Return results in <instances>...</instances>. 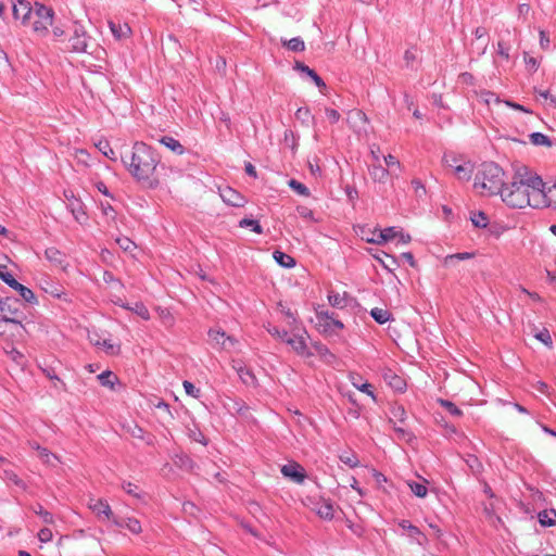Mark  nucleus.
<instances>
[{
  "mask_svg": "<svg viewBox=\"0 0 556 556\" xmlns=\"http://www.w3.org/2000/svg\"><path fill=\"white\" fill-rule=\"evenodd\" d=\"M542 178L528 168H519L511 181L503 189L502 200L511 207L523 208L531 206L543 208L544 198Z\"/></svg>",
  "mask_w": 556,
  "mask_h": 556,
  "instance_id": "nucleus-1",
  "label": "nucleus"
},
{
  "mask_svg": "<svg viewBox=\"0 0 556 556\" xmlns=\"http://www.w3.org/2000/svg\"><path fill=\"white\" fill-rule=\"evenodd\" d=\"M128 173L144 188L154 189L160 185V159L146 143L136 141L129 151L121 155Z\"/></svg>",
  "mask_w": 556,
  "mask_h": 556,
  "instance_id": "nucleus-2",
  "label": "nucleus"
},
{
  "mask_svg": "<svg viewBox=\"0 0 556 556\" xmlns=\"http://www.w3.org/2000/svg\"><path fill=\"white\" fill-rule=\"evenodd\" d=\"M504 185V172L494 163H485L476 174L473 188L482 195L501 194Z\"/></svg>",
  "mask_w": 556,
  "mask_h": 556,
  "instance_id": "nucleus-3",
  "label": "nucleus"
},
{
  "mask_svg": "<svg viewBox=\"0 0 556 556\" xmlns=\"http://www.w3.org/2000/svg\"><path fill=\"white\" fill-rule=\"evenodd\" d=\"M33 30L39 36H47L49 27L53 24L54 12L51 8L36 3L34 8Z\"/></svg>",
  "mask_w": 556,
  "mask_h": 556,
  "instance_id": "nucleus-4",
  "label": "nucleus"
},
{
  "mask_svg": "<svg viewBox=\"0 0 556 556\" xmlns=\"http://www.w3.org/2000/svg\"><path fill=\"white\" fill-rule=\"evenodd\" d=\"M442 161L445 167L453 169L457 179L464 181H468L470 179L473 173V165L470 162L458 164L457 156L452 153H445Z\"/></svg>",
  "mask_w": 556,
  "mask_h": 556,
  "instance_id": "nucleus-5",
  "label": "nucleus"
},
{
  "mask_svg": "<svg viewBox=\"0 0 556 556\" xmlns=\"http://www.w3.org/2000/svg\"><path fill=\"white\" fill-rule=\"evenodd\" d=\"M316 319L318 330L325 334H332L337 332V330H342L344 327L342 321L336 319L333 315L329 314L327 311H317Z\"/></svg>",
  "mask_w": 556,
  "mask_h": 556,
  "instance_id": "nucleus-6",
  "label": "nucleus"
},
{
  "mask_svg": "<svg viewBox=\"0 0 556 556\" xmlns=\"http://www.w3.org/2000/svg\"><path fill=\"white\" fill-rule=\"evenodd\" d=\"M64 197L67 200V207L73 214L76 222H78L80 225H86L88 223V215L86 212L85 204L75 197L73 191H64Z\"/></svg>",
  "mask_w": 556,
  "mask_h": 556,
  "instance_id": "nucleus-7",
  "label": "nucleus"
},
{
  "mask_svg": "<svg viewBox=\"0 0 556 556\" xmlns=\"http://www.w3.org/2000/svg\"><path fill=\"white\" fill-rule=\"evenodd\" d=\"M25 331V327L16 318L9 317L7 315H3V317L0 318V337L10 334L12 337L22 338Z\"/></svg>",
  "mask_w": 556,
  "mask_h": 556,
  "instance_id": "nucleus-8",
  "label": "nucleus"
},
{
  "mask_svg": "<svg viewBox=\"0 0 556 556\" xmlns=\"http://www.w3.org/2000/svg\"><path fill=\"white\" fill-rule=\"evenodd\" d=\"M346 123L357 134H367L368 117L367 115L357 109L348 112Z\"/></svg>",
  "mask_w": 556,
  "mask_h": 556,
  "instance_id": "nucleus-9",
  "label": "nucleus"
},
{
  "mask_svg": "<svg viewBox=\"0 0 556 556\" xmlns=\"http://www.w3.org/2000/svg\"><path fill=\"white\" fill-rule=\"evenodd\" d=\"M280 471L285 478L296 484H302L306 479L304 467L296 462H289L281 467Z\"/></svg>",
  "mask_w": 556,
  "mask_h": 556,
  "instance_id": "nucleus-10",
  "label": "nucleus"
},
{
  "mask_svg": "<svg viewBox=\"0 0 556 556\" xmlns=\"http://www.w3.org/2000/svg\"><path fill=\"white\" fill-rule=\"evenodd\" d=\"M88 508L100 520L113 519V511L109 503L103 498L90 497L88 501Z\"/></svg>",
  "mask_w": 556,
  "mask_h": 556,
  "instance_id": "nucleus-11",
  "label": "nucleus"
},
{
  "mask_svg": "<svg viewBox=\"0 0 556 556\" xmlns=\"http://www.w3.org/2000/svg\"><path fill=\"white\" fill-rule=\"evenodd\" d=\"M71 50L74 52H85L87 49V33L83 25L75 24L73 36L70 39Z\"/></svg>",
  "mask_w": 556,
  "mask_h": 556,
  "instance_id": "nucleus-12",
  "label": "nucleus"
},
{
  "mask_svg": "<svg viewBox=\"0 0 556 556\" xmlns=\"http://www.w3.org/2000/svg\"><path fill=\"white\" fill-rule=\"evenodd\" d=\"M306 334L307 333L304 331L302 334H294L286 339V343L289 344L291 349L302 357H309L313 355L306 343Z\"/></svg>",
  "mask_w": 556,
  "mask_h": 556,
  "instance_id": "nucleus-13",
  "label": "nucleus"
},
{
  "mask_svg": "<svg viewBox=\"0 0 556 556\" xmlns=\"http://www.w3.org/2000/svg\"><path fill=\"white\" fill-rule=\"evenodd\" d=\"M90 342L98 349L103 350L109 355H118L121 345L113 342L111 339H103L98 333L89 334Z\"/></svg>",
  "mask_w": 556,
  "mask_h": 556,
  "instance_id": "nucleus-14",
  "label": "nucleus"
},
{
  "mask_svg": "<svg viewBox=\"0 0 556 556\" xmlns=\"http://www.w3.org/2000/svg\"><path fill=\"white\" fill-rule=\"evenodd\" d=\"M12 10L13 16L16 20H20L23 24H27L34 14V8H31L30 3L25 0H16L13 2Z\"/></svg>",
  "mask_w": 556,
  "mask_h": 556,
  "instance_id": "nucleus-15",
  "label": "nucleus"
},
{
  "mask_svg": "<svg viewBox=\"0 0 556 556\" xmlns=\"http://www.w3.org/2000/svg\"><path fill=\"white\" fill-rule=\"evenodd\" d=\"M219 195L225 203L236 207H242L247 203L245 198L230 187L219 189Z\"/></svg>",
  "mask_w": 556,
  "mask_h": 556,
  "instance_id": "nucleus-16",
  "label": "nucleus"
},
{
  "mask_svg": "<svg viewBox=\"0 0 556 556\" xmlns=\"http://www.w3.org/2000/svg\"><path fill=\"white\" fill-rule=\"evenodd\" d=\"M312 510L321 519L331 520L334 517V506L330 500L320 497L313 504Z\"/></svg>",
  "mask_w": 556,
  "mask_h": 556,
  "instance_id": "nucleus-17",
  "label": "nucleus"
},
{
  "mask_svg": "<svg viewBox=\"0 0 556 556\" xmlns=\"http://www.w3.org/2000/svg\"><path fill=\"white\" fill-rule=\"evenodd\" d=\"M208 337L212 342L226 350L232 348L236 344V340L227 336L226 332L220 329L210 330Z\"/></svg>",
  "mask_w": 556,
  "mask_h": 556,
  "instance_id": "nucleus-18",
  "label": "nucleus"
},
{
  "mask_svg": "<svg viewBox=\"0 0 556 556\" xmlns=\"http://www.w3.org/2000/svg\"><path fill=\"white\" fill-rule=\"evenodd\" d=\"M46 258L54 266L61 267L63 270L66 269L67 263L65 254L59 251L56 248H48L45 251Z\"/></svg>",
  "mask_w": 556,
  "mask_h": 556,
  "instance_id": "nucleus-19",
  "label": "nucleus"
},
{
  "mask_svg": "<svg viewBox=\"0 0 556 556\" xmlns=\"http://www.w3.org/2000/svg\"><path fill=\"white\" fill-rule=\"evenodd\" d=\"M400 527L407 532V535L415 540L419 545H422L426 541V536L421 533V531L413 526L407 520H402L400 523Z\"/></svg>",
  "mask_w": 556,
  "mask_h": 556,
  "instance_id": "nucleus-20",
  "label": "nucleus"
},
{
  "mask_svg": "<svg viewBox=\"0 0 556 556\" xmlns=\"http://www.w3.org/2000/svg\"><path fill=\"white\" fill-rule=\"evenodd\" d=\"M109 27H110L113 36L117 40L128 38L131 34V28L127 24H121V23H115L113 21H110Z\"/></svg>",
  "mask_w": 556,
  "mask_h": 556,
  "instance_id": "nucleus-21",
  "label": "nucleus"
},
{
  "mask_svg": "<svg viewBox=\"0 0 556 556\" xmlns=\"http://www.w3.org/2000/svg\"><path fill=\"white\" fill-rule=\"evenodd\" d=\"M397 237V231L394 227H389L383 230H379L377 233V239H366L369 243L375 244H382L391 239H394Z\"/></svg>",
  "mask_w": 556,
  "mask_h": 556,
  "instance_id": "nucleus-22",
  "label": "nucleus"
},
{
  "mask_svg": "<svg viewBox=\"0 0 556 556\" xmlns=\"http://www.w3.org/2000/svg\"><path fill=\"white\" fill-rule=\"evenodd\" d=\"M368 170L371 179L377 182H384L389 176L388 169L381 166L379 163H374L370 165Z\"/></svg>",
  "mask_w": 556,
  "mask_h": 556,
  "instance_id": "nucleus-23",
  "label": "nucleus"
},
{
  "mask_svg": "<svg viewBox=\"0 0 556 556\" xmlns=\"http://www.w3.org/2000/svg\"><path fill=\"white\" fill-rule=\"evenodd\" d=\"M37 456L42 462V464L46 465L47 467L53 468V467L58 466V464L61 463V458L56 454H54L50 450H48L47 447L41 450Z\"/></svg>",
  "mask_w": 556,
  "mask_h": 556,
  "instance_id": "nucleus-24",
  "label": "nucleus"
},
{
  "mask_svg": "<svg viewBox=\"0 0 556 556\" xmlns=\"http://www.w3.org/2000/svg\"><path fill=\"white\" fill-rule=\"evenodd\" d=\"M384 380L395 391L403 392L406 388L405 380L392 371L384 374Z\"/></svg>",
  "mask_w": 556,
  "mask_h": 556,
  "instance_id": "nucleus-25",
  "label": "nucleus"
},
{
  "mask_svg": "<svg viewBox=\"0 0 556 556\" xmlns=\"http://www.w3.org/2000/svg\"><path fill=\"white\" fill-rule=\"evenodd\" d=\"M406 421V412L402 405L393 404L390 407V417L389 424L400 422L405 424Z\"/></svg>",
  "mask_w": 556,
  "mask_h": 556,
  "instance_id": "nucleus-26",
  "label": "nucleus"
},
{
  "mask_svg": "<svg viewBox=\"0 0 556 556\" xmlns=\"http://www.w3.org/2000/svg\"><path fill=\"white\" fill-rule=\"evenodd\" d=\"M542 197L544 198L543 207H552L556 211V182L545 189V186L542 188Z\"/></svg>",
  "mask_w": 556,
  "mask_h": 556,
  "instance_id": "nucleus-27",
  "label": "nucleus"
},
{
  "mask_svg": "<svg viewBox=\"0 0 556 556\" xmlns=\"http://www.w3.org/2000/svg\"><path fill=\"white\" fill-rule=\"evenodd\" d=\"M160 143H162L168 150H170L172 152H174L178 155H181L185 152V148L182 147V144L173 137L164 136L160 139Z\"/></svg>",
  "mask_w": 556,
  "mask_h": 556,
  "instance_id": "nucleus-28",
  "label": "nucleus"
},
{
  "mask_svg": "<svg viewBox=\"0 0 556 556\" xmlns=\"http://www.w3.org/2000/svg\"><path fill=\"white\" fill-rule=\"evenodd\" d=\"M13 289L18 292V294L23 298V300L25 302L30 303V304L38 303V300H37V296L35 295V293L29 288L25 287L24 285L20 283L18 281H17V285H15L13 287Z\"/></svg>",
  "mask_w": 556,
  "mask_h": 556,
  "instance_id": "nucleus-29",
  "label": "nucleus"
},
{
  "mask_svg": "<svg viewBox=\"0 0 556 556\" xmlns=\"http://www.w3.org/2000/svg\"><path fill=\"white\" fill-rule=\"evenodd\" d=\"M406 483H407V486L410 489V491L417 497L424 498L427 496V494H428V489H427L428 481L427 480L424 479L422 482L409 480Z\"/></svg>",
  "mask_w": 556,
  "mask_h": 556,
  "instance_id": "nucleus-30",
  "label": "nucleus"
},
{
  "mask_svg": "<svg viewBox=\"0 0 556 556\" xmlns=\"http://www.w3.org/2000/svg\"><path fill=\"white\" fill-rule=\"evenodd\" d=\"M113 522L117 527H125V528H127L134 534H139L142 531L141 523L136 518H127L124 522H121L117 519H113Z\"/></svg>",
  "mask_w": 556,
  "mask_h": 556,
  "instance_id": "nucleus-31",
  "label": "nucleus"
},
{
  "mask_svg": "<svg viewBox=\"0 0 556 556\" xmlns=\"http://www.w3.org/2000/svg\"><path fill=\"white\" fill-rule=\"evenodd\" d=\"M390 425L392 426L393 430L395 431L399 440H402V441H405V442L413 441L414 435L405 427V424L394 422V424H390Z\"/></svg>",
  "mask_w": 556,
  "mask_h": 556,
  "instance_id": "nucleus-32",
  "label": "nucleus"
},
{
  "mask_svg": "<svg viewBox=\"0 0 556 556\" xmlns=\"http://www.w3.org/2000/svg\"><path fill=\"white\" fill-rule=\"evenodd\" d=\"M237 372L244 384L250 387L256 386V377L249 368L240 366L237 368Z\"/></svg>",
  "mask_w": 556,
  "mask_h": 556,
  "instance_id": "nucleus-33",
  "label": "nucleus"
},
{
  "mask_svg": "<svg viewBox=\"0 0 556 556\" xmlns=\"http://www.w3.org/2000/svg\"><path fill=\"white\" fill-rule=\"evenodd\" d=\"M328 301L331 306L337 308H343L346 306L348 303L346 293L340 294L338 292L330 291L328 294Z\"/></svg>",
  "mask_w": 556,
  "mask_h": 556,
  "instance_id": "nucleus-34",
  "label": "nucleus"
},
{
  "mask_svg": "<svg viewBox=\"0 0 556 556\" xmlns=\"http://www.w3.org/2000/svg\"><path fill=\"white\" fill-rule=\"evenodd\" d=\"M534 92L538 94V99L543 100V104L546 109H556V97L553 96L548 90H536Z\"/></svg>",
  "mask_w": 556,
  "mask_h": 556,
  "instance_id": "nucleus-35",
  "label": "nucleus"
},
{
  "mask_svg": "<svg viewBox=\"0 0 556 556\" xmlns=\"http://www.w3.org/2000/svg\"><path fill=\"white\" fill-rule=\"evenodd\" d=\"M98 380L103 387L114 389L115 383L118 381L117 376L111 370H105L98 376Z\"/></svg>",
  "mask_w": 556,
  "mask_h": 556,
  "instance_id": "nucleus-36",
  "label": "nucleus"
},
{
  "mask_svg": "<svg viewBox=\"0 0 556 556\" xmlns=\"http://www.w3.org/2000/svg\"><path fill=\"white\" fill-rule=\"evenodd\" d=\"M273 256L274 260L282 267L291 268L295 265L294 258L281 251H275Z\"/></svg>",
  "mask_w": 556,
  "mask_h": 556,
  "instance_id": "nucleus-37",
  "label": "nucleus"
},
{
  "mask_svg": "<svg viewBox=\"0 0 556 556\" xmlns=\"http://www.w3.org/2000/svg\"><path fill=\"white\" fill-rule=\"evenodd\" d=\"M539 521L542 526L552 527L556 525V510L548 509L539 514Z\"/></svg>",
  "mask_w": 556,
  "mask_h": 556,
  "instance_id": "nucleus-38",
  "label": "nucleus"
},
{
  "mask_svg": "<svg viewBox=\"0 0 556 556\" xmlns=\"http://www.w3.org/2000/svg\"><path fill=\"white\" fill-rule=\"evenodd\" d=\"M96 147L99 149V151L105 155L108 159L112 160V161H116L117 160V156H116V153L115 151L111 148L110 143L108 140H99L97 143H96Z\"/></svg>",
  "mask_w": 556,
  "mask_h": 556,
  "instance_id": "nucleus-39",
  "label": "nucleus"
},
{
  "mask_svg": "<svg viewBox=\"0 0 556 556\" xmlns=\"http://www.w3.org/2000/svg\"><path fill=\"white\" fill-rule=\"evenodd\" d=\"M33 511L38 515L42 521L46 523V525H53L54 523V517L53 515L46 510L42 505L40 504H37L35 506L31 507Z\"/></svg>",
  "mask_w": 556,
  "mask_h": 556,
  "instance_id": "nucleus-40",
  "label": "nucleus"
},
{
  "mask_svg": "<svg viewBox=\"0 0 556 556\" xmlns=\"http://www.w3.org/2000/svg\"><path fill=\"white\" fill-rule=\"evenodd\" d=\"M370 315L378 324H384L391 318V313L380 307L372 308Z\"/></svg>",
  "mask_w": 556,
  "mask_h": 556,
  "instance_id": "nucleus-41",
  "label": "nucleus"
},
{
  "mask_svg": "<svg viewBox=\"0 0 556 556\" xmlns=\"http://www.w3.org/2000/svg\"><path fill=\"white\" fill-rule=\"evenodd\" d=\"M339 458L342 463L348 465L350 468H355L359 465L357 455L352 451L343 452L342 454L339 455Z\"/></svg>",
  "mask_w": 556,
  "mask_h": 556,
  "instance_id": "nucleus-42",
  "label": "nucleus"
},
{
  "mask_svg": "<svg viewBox=\"0 0 556 556\" xmlns=\"http://www.w3.org/2000/svg\"><path fill=\"white\" fill-rule=\"evenodd\" d=\"M470 220L477 228H485L489 224V218L483 212H472Z\"/></svg>",
  "mask_w": 556,
  "mask_h": 556,
  "instance_id": "nucleus-43",
  "label": "nucleus"
},
{
  "mask_svg": "<svg viewBox=\"0 0 556 556\" xmlns=\"http://www.w3.org/2000/svg\"><path fill=\"white\" fill-rule=\"evenodd\" d=\"M101 211L110 225L116 224V212L109 202H101Z\"/></svg>",
  "mask_w": 556,
  "mask_h": 556,
  "instance_id": "nucleus-44",
  "label": "nucleus"
},
{
  "mask_svg": "<svg viewBox=\"0 0 556 556\" xmlns=\"http://www.w3.org/2000/svg\"><path fill=\"white\" fill-rule=\"evenodd\" d=\"M530 141L534 146L551 147L552 142L547 136L541 132H533L530 135Z\"/></svg>",
  "mask_w": 556,
  "mask_h": 556,
  "instance_id": "nucleus-45",
  "label": "nucleus"
},
{
  "mask_svg": "<svg viewBox=\"0 0 556 556\" xmlns=\"http://www.w3.org/2000/svg\"><path fill=\"white\" fill-rule=\"evenodd\" d=\"M239 226L241 228H251V230L256 233L263 232V228L256 219L243 218L239 222Z\"/></svg>",
  "mask_w": 556,
  "mask_h": 556,
  "instance_id": "nucleus-46",
  "label": "nucleus"
},
{
  "mask_svg": "<svg viewBox=\"0 0 556 556\" xmlns=\"http://www.w3.org/2000/svg\"><path fill=\"white\" fill-rule=\"evenodd\" d=\"M535 339L541 341L548 349L553 348V339L549 331L546 328L541 329L534 334Z\"/></svg>",
  "mask_w": 556,
  "mask_h": 556,
  "instance_id": "nucleus-47",
  "label": "nucleus"
},
{
  "mask_svg": "<svg viewBox=\"0 0 556 556\" xmlns=\"http://www.w3.org/2000/svg\"><path fill=\"white\" fill-rule=\"evenodd\" d=\"M438 403L455 417H460L463 415V412L451 401L439 399Z\"/></svg>",
  "mask_w": 556,
  "mask_h": 556,
  "instance_id": "nucleus-48",
  "label": "nucleus"
},
{
  "mask_svg": "<svg viewBox=\"0 0 556 556\" xmlns=\"http://www.w3.org/2000/svg\"><path fill=\"white\" fill-rule=\"evenodd\" d=\"M288 185L293 191H295L300 195L309 197L311 194L308 188L295 179L289 180Z\"/></svg>",
  "mask_w": 556,
  "mask_h": 556,
  "instance_id": "nucleus-49",
  "label": "nucleus"
},
{
  "mask_svg": "<svg viewBox=\"0 0 556 556\" xmlns=\"http://www.w3.org/2000/svg\"><path fill=\"white\" fill-rule=\"evenodd\" d=\"M102 279L113 290H119L123 287L122 282L117 278H115L114 275L110 271H104L102 275Z\"/></svg>",
  "mask_w": 556,
  "mask_h": 556,
  "instance_id": "nucleus-50",
  "label": "nucleus"
},
{
  "mask_svg": "<svg viewBox=\"0 0 556 556\" xmlns=\"http://www.w3.org/2000/svg\"><path fill=\"white\" fill-rule=\"evenodd\" d=\"M283 45L287 46L288 49L295 51V52H301V51H304V49H305L304 41L299 37H294L288 41H283Z\"/></svg>",
  "mask_w": 556,
  "mask_h": 556,
  "instance_id": "nucleus-51",
  "label": "nucleus"
},
{
  "mask_svg": "<svg viewBox=\"0 0 556 556\" xmlns=\"http://www.w3.org/2000/svg\"><path fill=\"white\" fill-rule=\"evenodd\" d=\"M295 116L298 119H300L303 124H306L308 126L309 122L314 121V117L311 114V111L308 108H299L295 112Z\"/></svg>",
  "mask_w": 556,
  "mask_h": 556,
  "instance_id": "nucleus-52",
  "label": "nucleus"
},
{
  "mask_svg": "<svg viewBox=\"0 0 556 556\" xmlns=\"http://www.w3.org/2000/svg\"><path fill=\"white\" fill-rule=\"evenodd\" d=\"M0 311L4 315H7L9 317H13V318H15V316L18 314V309L17 308H12L11 307L10 299H5V300L0 301Z\"/></svg>",
  "mask_w": 556,
  "mask_h": 556,
  "instance_id": "nucleus-53",
  "label": "nucleus"
},
{
  "mask_svg": "<svg viewBox=\"0 0 556 556\" xmlns=\"http://www.w3.org/2000/svg\"><path fill=\"white\" fill-rule=\"evenodd\" d=\"M470 257H472V254L467 253V252H464V253H456V254H452V255H447V256H445V258H444V262H443V263H444V265H445V266H450V265H452V264H453V262H454L455 260L464 261V260H468V258H470Z\"/></svg>",
  "mask_w": 556,
  "mask_h": 556,
  "instance_id": "nucleus-54",
  "label": "nucleus"
},
{
  "mask_svg": "<svg viewBox=\"0 0 556 556\" xmlns=\"http://www.w3.org/2000/svg\"><path fill=\"white\" fill-rule=\"evenodd\" d=\"M128 309L134 311L137 315H139L142 319H150V313L148 308L142 303H136L135 307L125 306Z\"/></svg>",
  "mask_w": 556,
  "mask_h": 556,
  "instance_id": "nucleus-55",
  "label": "nucleus"
},
{
  "mask_svg": "<svg viewBox=\"0 0 556 556\" xmlns=\"http://www.w3.org/2000/svg\"><path fill=\"white\" fill-rule=\"evenodd\" d=\"M479 98L486 104V105H491L492 103H498L500 102V98L491 92V91H481L479 93Z\"/></svg>",
  "mask_w": 556,
  "mask_h": 556,
  "instance_id": "nucleus-56",
  "label": "nucleus"
},
{
  "mask_svg": "<svg viewBox=\"0 0 556 556\" xmlns=\"http://www.w3.org/2000/svg\"><path fill=\"white\" fill-rule=\"evenodd\" d=\"M4 479L14 483L17 486L25 488V484L22 479L18 478V476L12 471V470H5L4 471Z\"/></svg>",
  "mask_w": 556,
  "mask_h": 556,
  "instance_id": "nucleus-57",
  "label": "nucleus"
},
{
  "mask_svg": "<svg viewBox=\"0 0 556 556\" xmlns=\"http://www.w3.org/2000/svg\"><path fill=\"white\" fill-rule=\"evenodd\" d=\"M266 330H267V331H268L273 337L278 338V339H280V340H282V341H285V342H286V339L288 338V333H287V331H285V330L280 331L277 327H275V326H273V325H270V324H268V325L266 326Z\"/></svg>",
  "mask_w": 556,
  "mask_h": 556,
  "instance_id": "nucleus-58",
  "label": "nucleus"
},
{
  "mask_svg": "<svg viewBox=\"0 0 556 556\" xmlns=\"http://www.w3.org/2000/svg\"><path fill=\"white\" fill-rule=\"evenodd\" d=\"M0 279L4 281L9 287L13 289L15 285H17V280L13 277L11 273L8 270H0Z\"/></svg>",
  "mask_w": 556,
  "mask_h": 556,
  "instance_id": "nucleus-59",
  "label": "nucleus"
},
{
  "mask_svg": "<svg viewBox=\"0 0 556 556\" xmlns=\"http://www.w3.org/2000/svg\"><path fill=\"white\" fill-rule=\"evenodd\" d=\"M43 290L58 299H61L63 295H65L63 289L54 285H49L48 287H45Z\"/></svg>",
  "mask_w": 556,
  "mask_h": 556,
  "instance_id": "nucleus-60",
  "label": "nucleus"
},
{
  "mask_svg": "<svg viewBox=\"0 0 556 556\" xmlns=\"http://www.w3.org/2000/svg\"><path fill=\"white\" fill-rule=\"evenodd\" d=\"M418 58L417 50L415 48L407 49L404 53V60L407 66H410Z\"/></svg>",
  "mask_w": 556,
  "mask_h": 556,
  "instance_id": "nucleus-61",
  "label": "nucleus"
},
{
  "mask_svg": "<svg viewBox=\"0 0 556 556\" xmlns=\"http://www.w3.org/2000/svg\"><path fill=\"white\" fill-rule=\"evenodd\" d=\"M278 308L285 315V317L288 319L289 325H292L296 321L294 313H292L291 309L286 307L282 303L278 304Z\"/></svg>",
  "mask_w": 556,
  "mask_h": 556,
  "instance_id": "nucleus-62",
  "label": "nucleus"
},
{
  "mask_svg": "<svg viewBox=\"0 0 556 556\" xmlns=\"http://www.w3.org/2000/svg\"><path fill=\"white\" fill-rule=\"evenodd\" d=\"M37 535H38V540L42 543H48V542L52 541V539H53V533L49 528L40 529V531L38 532Z\"/></svg>",
  "mask_w": 556,
  "mask_h": 556,
  "instance_id": "nucleus-63",
  "label": "nucleus"
},
{
  "mask_svg": "<svg viewBox=\"0 0 556 556\" xmlns=\"http://www.w3.org/2000/svg\"><path fill=\"white\" fill-rule=\"evenodd\" d=\"M7 353L10 355L11 359L15 362L18 365H22L25 357L24 355L17 351L16 349L12 348L11 350L7 351Z\"/></svg>",
  "mask_w": 556,
  "mask_h": 556,
  "instance_id": "nucleus-64",
  "label": "nucleus"
}]
</instances>
